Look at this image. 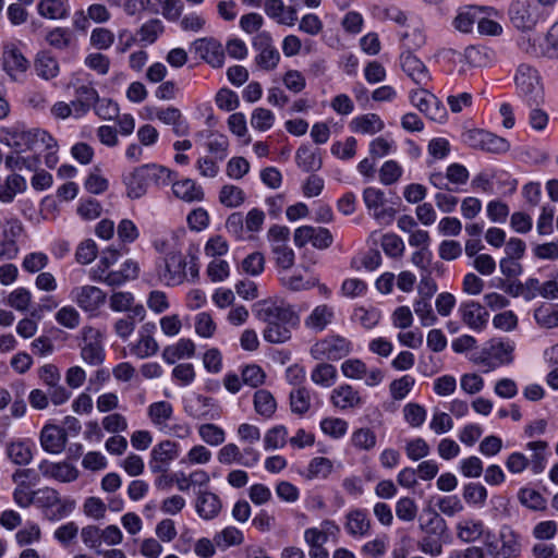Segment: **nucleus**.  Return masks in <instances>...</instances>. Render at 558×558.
I'll list each match as a JSON object with an SVG mask.
<instances>
[{
  "mask_svg": "<svg viewBox=\"0 0 558 558\" xmlns=\"http://www.w3.org/2000/svg\"><path fill=\"white\" fill-rule=\"evenodd\" d=\"M385 128L384 121L376 113L357 116L350 122V129L354 133L376 134Z\"/></svg>",
  "mask_w": 558,
  "mask_h": 558,
  "instance_id": "7c9ffc66",
  "label": "nucleus"
},
{
  "mask_svg": "<svg viewBox=\"0 0 558 558\" xmlns=\"http://www.w3.org/2000/svg\"><path fill=\"white\" fill-rule=\"evenodd\" d=\"M123 182L126 187V195L132 199L141 198L147 193L149 181L143 166L135 168L125 175Z\"/></svg>",
  "mask_w": 558,
  "mask_h": 558,
  "instance_id": "b1692460",
  "label": "nucleus"
},
{
  "mask_svg": "<svg viewBox=\"0 0 558 558\" xmlns=\"http://www.w3.org/2000/svg\"><path fill=\"white\" fill-rule=\"evenodd\" d=\"M31 141V132L22 130L20 126H8L0 129V143L15 148L21 149L27 146Z\"/></svg>",
  "mask_w": 558,
  "mask_h": 558,
  "instance_id": "72a5a7b5",
  "label": "nucleus"
},
{
  "mask_svg": "<svg viewBox=\"0 0 558 558\" xmlns=\"http://www.w3.org/2000/svg\"><path fill=\"white\" fill-rule=\"evenodd\" d=\"M417 511L418 508L415 500L410 497H402L396 504V515L401 521H413L417 515Z\"/></svg>",
  "mask_w": 558,
  "mask_h": 558,
  "instance_id": "6e6d98bb",
  "label": "nucleus"
},
{
  "mask_svg": "<svg viewBox=\"0 0 558 558\" xmlns=\"http://www.w3.org/2000/svg\"><path fill=\"white\" fill-rule=\"evenodd\" d=\"M333 318V307L327 304H320L314 307L311 314L304 319V325L311 330L320 332L332 323Z\"/></svg>",
  "mask_w": 558,
  "mask_h": 558,
  "instance_id": "bb28decb",
  "label": "nucleus"
},
{
  "mask_svg": "<svg viewBox=\"0 0 558 558\" xmlns=\"http://www.w3.org/2000/svg\"><path fill=\"white\" fill-rule=\"evenodd\" d=\"M71 300L84 312L95 313L106 302V293L95 286H81L71 291Z\"/></svg>",
  "mask_w": 558,
  "mask_h": 558,
  "instance_id": "f8f14e48",
  "label": "nucleus"
},
{
  "mask_svg": "<svg viewBox=\"0 0 558 558\" xmlns=\"http://www.w3.org/2000/svg\"><path fill=\"white\" fill-rule=\"evenodd\" d=\"M320 428L333 438L342 437L348 430V423L339 417H327L320 422Z\"/></svg>",
  "mask_w": 558,
  "mask_h": 558,
  "instance_id": "0e129e2a",
  "label": "nucleus"
},
{
  "mask_svg": "<svg viewBox=\"0 0 558 558\" xmlns=\"http://www.w3.org/2000/svg\"><path fill=\"white\" fill-rule=\"evenodd\" d=\"M344 527L354 537H363L371 530V521L364 510L354 509L348 512Z\"/></svg>",
  "mask_w": 558,
  "mask_h": 558,
  "instance_id": "c85d7f7f",
  "label": "nucleus"
},
{
  "mask_svg": "<svg viewBox=\"0 0 558 558\" xmlns=\"http://www.w3.org/2000/svg\"><path fill=\"white\" fill-rule=\"evenodd\" d=\"M163 33L162 22L158 19H151L144 23L137 34L140 36V40L147 45L154 44L160 34Z\"/></svg>",
  "mask_w": 558,
  "mask_h": 558,
  "instance_id": "864d4df0",
  "label": "nucleus"
},
{
  "mask_svg": "<svg viewBox=\"0 0 558 558\" xmlns=\"http://www.w3.org/2000/svg\"><path fill=\"white\" fill-rule=\"evenodd\" d=\"M185 413L195 420H217L220 409L213 398L194 395L185 400Z\"/></svg>",
  "mask_w": 558,
  "mask_h": 558,
  "instance_id": "ddd939ff",
  "label": "nucleus"
},
{
  "mask_svg": "<svg viewBox=\"0 0 558 558\" xmlns=\"http://www.w3.org/2000/svg\"><path fill=\"white\" fill-rule=\"evenodd\" d=\"M89 41L96 49L106 50L114 43V34L108 28L97 27L92 31Z\"/></svg>",
  "mask_w": 558,
  "mask_h": 558,
  "instance_id": "13d9d810",
  "label": "nucleus"
},
{
  "mask_svg": "<svg viewBox=\"0 0 558 558\" xmlns=\"http://www.w3.org/2000/svg\"><path fill=\"white\" fill-rule=\"evenodd\" d=\"M154 324H146L142 327L138 340L130 345L131 353L138 359H146L155 355L159 350V344L153 337Z\"/></svg>",
  "mask_w": 558,
  "mask_h": 558,
  "instance_id": "6ab92c4d",
  "label": "nucleus"
},
{
  "mask_svg": "<svg viewBox=\"0 0 558 558\" xmlns=\"http://www.w3.org/2000/svg\"><path fill=\"white\" fill-rule=\"evenodd\" d=\"M265 13L279 24L292 26L295 24L296 11L293 7H284L282 0H266Z\"/></svg>",
  "mask_w": 558,
  "mask_h": 558,
  "instance_id": "393cba45",
  "label": "nucleus"
},
{
  "mask_svg": "<svg viewBox=\"0 0 558 558\" xmlns=\"http://www.w3.org/2000/svg\"><path fill=\"white\" fill-rule=\"evenodd\" d=\"M195 507L201 518L211 520L219 514L221 501L216 494L208 490H199L197 493Z\"/></svg>",
  "mask_w": 558,
  "mask_h": 558,
  "instance_id": "cd10ccee",
  "label": "nucleus"
},
{
  "mask_svg": "<svg viewBox=\"0 0 558 558\" xmlns=\"http://www.w3.org/2000/svg\"><path fill=\"white\" fill-rule=\"evenodd\" d=\"M465 142L475 149L493 154H502L509 150V143L490 132L484 130H471L465 133Z\"/></svg>",
  "mask_w": 558,
  "mask_h": 558,
  "instance_id": "9b49d317",
  "label": "nucleus"
},
{
  "mask_svg": "<svg viewBox=\"0 0 558 558\" xmlns=\"http://www.w3.org/2000/svg\"><path fill=\"white\" fill-rule=\"evenodd\" d=\"M7 454L17 465H26L33 459L32 444L28 440H16L8 444Z\"/></svg>",
  "mask_w": 558,
  "mask_h": 558,
  "instance_id": "f704fd0d",
  "label": "nucleus"
},
{
  "mask_svg": "<svg viewBox=\"0 0 558 558\" xmlns=\"http://www.w3.org/2000/svg\"><path fill=\"white\" fill-rule=\"evenodd\" d=\"M267 239L270 243L271 253L279 274L291 269L295 263V254L288 245L290 239L289 228L274 225L267 232Z\"/></svg>",
  "mask_w": 558,
  "mask_h": 558,
  "instance_id": "20e7f679",
  "label": "nucleus"
},
{
  "mask_svg": "<svg viewBox=\"0 0 558 558\" xmlns=\"http://www.w3.org/2000/svg\"><path fill=\"white\" fill-rule=\"evenodd\" d=\"M38 469L45 477L62 483H70L78 477V470L66 462L53 463L44 460L39 463Z\"/></svg>",
  "mask_w": 558,
  "mask_h": 558,
  "instance_id": "aec40b11",
  "label": "nucleus"
},
{
  "mask_svg": "<svg viewBox=\"0 0 558 558\" xmlns=\"http://www.w3.org/2000/svg\"><path fill=\"white\" fill-rule=\"evenodd\" d=\"M295 161L304 172L318 171L323 166L320 150L310 146H301L295 154Z\"/></svg>",
  "mask_w": 558,
  "mask_h": 558,
  "instance_id": "c756f323",
  "label": "nucleus"
},
{
  "mask_svg": "<svg viewBox=\"0 0 558 558\" xmlns=\"http://www.w3.org/2000/svg\"><path fill=\"white\" fill-rule=\"evenodd\" d=\"M401 41L405 50L412 51L421 48L425 44L426 38L421 28L412 27L401 35Z\"/></svg>",
  "mask_w": 558,
  "mask_h": 558,
  "instance_id": "774afa93",
  "label": "nucleus"
},
{
  "mask_svg": "<svg viewBox=\"0 0 558 558\" xmlns=\"http://www.w3.org/2000/svg\"><path fill=\"white\" fill-rule=\"evenodd\" d=\"M158 281L167 287H177L187 280L198 278V267L195 263L190 264L181 250L169 252L167 257H160L155 268Z\"/></svg>",
  "mask_w": 558,
  "mask_h": 558,
  "instance_id": "7ed1b4c3",
  "label": "nucleus"
},
{
  "mask_svg": "<svg viewBox=\"0 0 558 558\" xmlns=\"http://www.w3.org/2000/svg\"><path fill=\"white\" fill-rule=\"evenodd\" d=\"M459 313L462 322L474 331H482L487 326L489 314L475 301L461 303Z\"/></svg>",
  "mask_w": 558,
  "mask_h": 558,
  "instance_id": "a211bd4d",
  "label": "nucleus"
},
{
  "mask_svg": "<svg viewBox=\"0 0 558 558\" xmlns=\"http://www.w3.org/2000/svg\"><path fill=\"white\" fill-rule=\"evenodd\" d=\"M198 435L209 446H219L226 439L225 430L211 423L202 424L198 427Z\"/></svg>",
  "mask_w": 558,
  "mask_h": 558,
  "instance_id": "3c124183",
  "label": "nucleus"
},
{
  "mask_svg": "<svg viewBox=\"0 0 558 558\" xmlns=\"http://www.w3.org/2000/svg\"><path fill=\"white\" fill-rule=\"evenodd\" d=\"M399 59L402 71L415 84L426 85L430 81L428 69L412 51L404 50Z\"/></svg>",
  "mask_w": 558,
  "mask_h": 558,
  "instance_id": "f3484780",
  "label": "nucleus"
},
{
  "mask_svg": "<svg viewBox=\"0 0 558 558\" xmlns=\"http://www.w3.org/2000/svg\"><path fill=\"white\" fill-rule=\"evenodd\" d=\"M219 201L227 207H239L245 201V193L235 185H225L220 190Z\"/></svg>",
  "mask_w": 558,
  "mask_h": 558,
  "instance_id": "603ef678",
  "label": "nucleus"
},
{
  "mask_svg": "<svg viewBox=\"0 0 558 558\" xmlns=\"http://www.w3.org/2000/svg\"><path fill=\"white\" fill-rule=\"evenodd\" d=\"M314 384L322 387H331L337 380V369L328 363H319L311 374Z\"/></svg>",
  "mask_w": 558,
  "mask_h": 558,
  "instance_id": "49530a36",
  "label": "nucleus"
},
{
  "mask_svg": "<svg viewBox=\"0 0 558 558\" xmlns=\"http://www.w3.org/2000/svg\"><path fill=\"white\" fill-rule=\"evenodd\" d=\"M514 343L509 340H492L475 357V363L495 369L513 361Z\"/></svg>",
  "mask_w": 558,
  "mask_h": 558,
  "instance_id": "39448f33",
  "label": "nucleus"
},
{
  "mask_svg": "<svg viewBox=\"0 0 558 558\" xmlns=\"http://www.w3.org/2000/svg\"><path fill=\"white\" fill-rule=\"evenodd\" d=\"M517 88L530 105H538L544 92L537 70L529 64H520L514 77Z\"/></svg>",
  "mask_w": 558,
  "mask_h": 558,
  "instance_id": "423d86ee",
  "label": "nucleus"
},
{
  "mask_svg": "<svg viewBox=\"0 0 558 558\" xmlns=\"http://www.w3.org/2000/svg\"><path fill=\"white\" fill-rule=\"evenodd\" d=\"M28 61L22 52L14 46L7 47L4 50V69L8 74L17 80V75L28 69Z\"/></svg>",
  "mask_w": 558,
  "mask_h": 558,
  "instance_id": "2f4dec72",
  "label": "nucleus"
},
{
  "mask_svg": "<svg viewBox=\"0 0 558 558\" xmlns=\"http://www.w3.org/2000/svg\"><path fill=\"white\" fill-rule=\"evenodd\" d=\"M194 353V342L183 338L177 343L166 347L162 351V359L168 364H174L178 360L192 357Z\"/></svg>",
  "mask_w": 558,
  "mask_h": 558,
  "instance_id": "473e14b6",
  "label": "nucleus"
},
{
  "mask_svg": "<svg viewBox=\"0 0 558 558\" xmlns=\"http://www.w3.org/2000/svg\"><path fill=\"white\" fill-rule=\"evenodd\" d=\"M512 24L522 31H531L539 20V10L531 0H513L509 8Z\"/></svg>",
  "mask_w": 558,
  "mask_h": 558,
  "instance_id": "9d476101",
  "label": "nucleus"
},
{
  "mask_svg": "<svg viewBox=\"0 0 558 558\" xmlns=\"http://www.w3.org/2000/svg\"><path fill=\"white\" fill-rule=\"evenodd\" d=\"M47 44L58 50H66L73 41V34L66 27H53L45 37Z\"/></svg>",
  "mask_w": 558,
  "mask_h": 558,
  "instance_id": "37998d69",
  "label": "nucleus"
},
{
  "mask_svg": "<svg viewBox=\"0 0 558 558\" xmlns=\"http://www.w3.org/2000/svg\"><path fill=\"white\" fill-rule=\"evenodd\" d=\"M547 447L548 444L544 440L531 441L526 444V448L533 452L531 459H529V465H531L532 471L535 474L543 472L545 469V451Z\"/></svg>",
  "mask_w": 558,
  "mask_h": 558,
  "instance_id": "a18cd8bd",
  "label": "nucleus"
},
{
  "mask_svg": "<svg viewBox=\"0 0 558 558\" xmlns=\"http://www.w3.org/2000/svg\"><path fill=\"white\" fill-rule=\"evenodd\" d=\"M288 430L284 426L278 425L269 429L264 437L265 449L282 448L287 442Z\"/></svg>",
  "mask_w": 558,
  "mask_h": 558,
  "instance_id": "052dcab7",
  "label": "nucleus"
},
{
  "mask_svg": "<svg viewBox=\"0 0 558 558\" xmlns=\"http://www.w3.org/2000/svg\"><path fill=\"white\" fill-rule=\"evenodd\" d=\"M149 183L165 187L172 183V171L165 166L148 163L143 166Z\"/></svg>",
  "mask_w": 558,
  "mask_h": 558,
  "instance_id": "79ce46f5",
  "label": "nucleus"
},
{
  "mask_svg": "<svg viewBox=\"0 0 558 558\" xmlns=\"http://www.w3.org/2000/svg\"><path fill=\"white\" fill-rule=\"evenodd\" d=\"M37 11L40 16L49 20H63L69 15V8L62 0H40Z\"/></svg>",
  "mask_w": 558,
  "mask_h": 558,
  "instance_id": "c9c22d12",
  "label": "nucleus"
},
{
  "mask_svg": "<svg viewBox=\"0 0 558 558\" xmlns=\"http://www.w3.org/2000/svg\"><path fill=\"white\" fill-rule=\"evenodd\" d=\"M291 411L303 415L311 409V392L305 387H294L290 392Z\"/></svg>",
  "mask_w": 558,
  "mask_h": 558,
  "instance_id": "c03bdc74",
  "label": "nucleus"
},
{
  "mask_svg": "<svg viewBox=\"0 0 558 558\" xmlns=\"http://www.w3.org/2000/svg\"><path fill=\"white\" fill-rule=\"evenodd\" d=\"M254 409L257 414L269 418L276 412L277 402L268 390L259 389L254 395Z\"/></svg>",
  "mask_w": 558,
  "mask_h": 558,
  "instance_id": "58836bf2",
  "label": "nucleus"
},
{
  "mask_svg": "<svg viewBox=\"0 0 558 558\" xmlns=\"http://www.w3.org/2000/svg\"><path fill=\"white\" fill-rule=\"evenodd\" d=\"M536 323L544 328L558 327V305H544L534 311Z\"/></svg>",
  "mask_w": 558,
  "mask_h": 558,
  "instance_id": "8fccbe9b",
  "label": "nucleus"
},
{
  "mask_svg": "<svg viewBox=\"0 0 558 558\" xmlns=\"http://www.w3.org/2000/svg\"><path fill=\"white\" fill-rule=\"evenodd\" d=\"M366 364L359 359H349L341 364V372L344 377L354 380L364 378Z\"/></svg>",
  "mask_w": 558,
  "mask_h": 558,
  "instance_id": "338daca9",
  "label": "nucleus"
},
{
  "mask_svg": "<svg viewBox=\"0 0 558 558\" xmlns=\"http://www.w3.org/2000/svg\"><path fill=\"white\" fill-rule=\"evenodd\" d=\"M352 444L361 450H371L376 446V435L369 428H359L352 434Z\"/></svg>",
  "mask_w": 558,
  "mask_h": 558,
  "instance_id": "69168bd1",
  "label": "nucleus"
},
{
  "mask_svg": "<svg viewBox=\"0 0 558 558\" xmlns=\"http://www.w3.org/2000/svg\"><path fill=\"white\" fill-rule=\"evenodd\" d=\"M279 279L286 289L293 292L308 290L315 286L314 281L305 279L301 274L288 275L286 272H281Z\"/></svg>",
  "mask_w": 558,
  "mask_h": 558,
  "instance_id": "5fc2aeb1",
  "label": "nucleus"
},
{
  "mask_svg": "<svg viewBox=\"0 0 558 558\" xmlns=\"http://www.w3.org/2000/svg\"><path fill=\"white\" fill-rule=\"evenodd\" d=\"M120 256V252L116 248L108 247L104 250L98 264L90 269V279L110 287H119L126 281L136 279L140 274V266L133 259L125 260L120 270H110V267L118 262Z\"/></svg>",
  "mask_w": 558,
  "mask_h": 558,
  "instance_id": "f03ea898",
  "label": "nucleus"
},
{
  "mask_svg": "<svg viewBox=\"0 0 558 558\" xmlns=\"http://www.w3.org/2000/svg\"><path fill=\"white\" fill-rule=\"evenodd\" d=\"M244 541V535L242 531L234 526H227L222 531L218 532L214 536V542L216 546L225 550L231 546L241 545Z\"/></svg>",
  "mask_w": 558,
  "mask_h": 558,
  "instance_id": "ea45409f",
  "label": "nucleus"
},
{
  "mask_svg": "<svg viewBox=\"0 0 558 558\" xmlns=\"http://www.w3.org/2000/svg\"><path fill=\"white\" fill-rule=\"evenodd\" d=\"M332 462L324 457H316L311 460L305 477L307 480L313 478H326L332 472Z\"/></svg>",
  "mask_w": 558,
  "mask_h": 558,
  "instance_id": "de8ad7c7",
  "label": "nucleus"
},
{
  "mask_svg": "<svg viewBox=\"0 0 558 558\" xmlns=\"http://www.w3.org/2000/svg\"><path fill=\"white\" fill-rule=\"evenodd\" d=\"M483 532L484 525L481 521L466 519L459 522L457 525L458 537L465 543H471L478 539Z\"/></svg>",
  "mask_w": 558,
  "mask_h": 558,
  "instance_id": "a19ab883",
  "label": "nucleus"
},
{
  "mask_svg": "<svg viewBox=\"0 0 558 558\" xmlns=\"http://www.w3.org/2000/svg\"><path fill=\"white\" fill-rule=\"evenodd\" d=\"M430 299L420 298L414 302V312L420 317L421 324L425 327L433 326L437 317L433 312Z\"/></svg>",
  "mask_w": 558,
  "mask_h": 558,
  "instance_id": "4d7b16f0",
  "label": "nucleus"
},
{
  "mask_svg": "<svg viewBox=\"0 0 558 558\" xmlns=\"http://www.w3.org/2000/svg\"><path fill=\"white\" fill-rule=\"evenodd\" d=\"M173 195L185 203L202 202L204 199V191L194 180L185 178L172 181Z\"/></svg>",
  "mask_w": 558,
  "mask_h": 558,
  "instance_id": "5701e85b",
  "label": "nucleus"
},
{
  "mask_svg": "<svg viewBox=\"0 0 558 558\" xmlns=\"http://www.w3.org/2000/svg\"><path fill=\"white\" fill-rule=\"evenodd\" d=\"M41 539V530L37 523L27 522L25 526L15 534V541L20 547H25Z\"/></svg>",
  "mask_w": 558,
  "mask_h": 558,
  "instance_id": "09e8293b",
  "label": "nucleus"
},
{
  "mask_svg": "<svg viewBox=\"0 0 558 558\" xmlns=\"http://www.w3.org/2000/svg\"><path fill=\"white\" fill-rule=\"evenodd\" d=\"M66 441V432L60 426L47 424L40 430L39 442L43 450L48 453H61L65 448Z\"/></svg>",
  "mask_w": 558,
  "mask_h": 558,
  "instance_id": "dca6fc26",
  "label": "nucleus"
},
{
  "mask_svg": "<svg viewBox=\"0 0 558 558\" xmlns=\"http://www.w3.org/2000/svg\"><path fill=\"white\" fill-rule=\"evenodd\" d=\"M330 402L340 410H349L361 407L363 400L360 392L351 385L342 384L331 391Z\"/></svg>",
  "mask_w": 558,
  "mask_h": 558,
  "instance_id": "412c9836",
  "label": "nucleus"
},
{
  "mask_svg": "<svg viewBox=\"0 0 558 558\" xmlns=\"http://www.w3.org/2000/svg\"><path fill=\"white\" fill-rule=\"evenodd\" d=\"M482 10V8L475 5H469L460 9L453 20L454 27L462 33L471 32L474 24L477 22L478 14Z\"/></svg>",
  "mask_w": 558,
  "mask_h": 558,
  "instance_id": "4c0bfd02",
  "label": "nucleus"
},
{
  "mask_svg": "<svg viewBox=\"0 0 558 558\" xmlns=\"http://www.w3.org/2000/svg\"><path fill=\"white\" fill-rule=\"evenodd\" d=\"M254 314L257 319L266 324L263 331L264 339L269 343H283L291 338L292 329L300 322L293 307L279 300H263L254 305Z\"/></svg>",
  "mask_w": 558,
  "mask_h": 558,
  "instance_id": "f257e3e1",
  "label": "nucleus"
},
{
  "mask_svg": "<svg viewBox=\"0 0 558 558\" xmlns=\"http://www.w3.org/2000/svg\"><path fill=\"white\" fill-rule=\"evenodd\" d=\"M195 51L214 68L223 65L225 56L220 44L214 39L201 38L194 41Z\"/></svg>",
  "mask_w": 558,
  "mask_h": 558,
  "instance_id": "4be33fe9",
  "label": "nucleus"
},
{
  "mask_svg": "<svg viewBox=\"0 0 558 558\" xmlns=\"http://www.w3.org/2000/svg\"><path fill=\"white\" fill-rule=\"evenodd\" d=\"M180 447L169 439L157 444L150 452L149 468L153 473H166L171 461L179 457Z\"/></svg>",
  "mask_w": 558,
  "mask_h": 558,
  "instance_id": "4468645a",
  "label": "nucleus"
},
{
  "mask_svg": "<svg viewBox=\"0 0 558 558\" xmlns=\"http://www.w3.org/2000/svg\"><path fill=\"white\" fill-rule=\"evenodd\" d=\"M363 201L369 215L380 225H389L392 222L396 210L386 206L385 193L375 187H367L363 192Z\"/></svg>",
  "mask_w": 558,
  "mask_h": 558,
  "instance_id": "1a4fd4ad",
  "label": "nucleus"
},
{
  "mask_svg": "<svg viewBox=\"0 0 558 558\" xmlns=\"http://www.w3.org/2000/svg\"><path fill=\"white\" fill-rule=\"evenodd\" d=\"M82 336L85 342L81 351L82 359L90 365L101 364L105 360V351L99 340V331L87 326L82 329Z\"/></svg>",
  "mask_w": 558,
  "mask_h": 558,
  "instance_id": "2eb2a0df",
  "label": "nucleus"
},
{
  "mask_svg": "<svg viewBox=\"0 0 558 558\" xmlns=\"http://www.w3.org/2000/svg\"><path fill=\"white\" fill-rule=\"evenodd\" d=\"M56 320L65 328L74 329L80 325L81 315L75 307L66 305L57 312Z\"/></svg>",
  "mask_w": 558,
  "mask_h": 558,
  "instance_id": "680f3d73",
  "label": "nucleus"
},
{
  "mask_svg": "<svg viewBox=\"0 0 558 558\" xmlns=\"http://www.w3.org/2000/svg\"><path fill=\"white\" fill-rule=\"evenodd\" d=\"M256 51L255 64L267 72L274 71L281 59L280 52L274 45L272 37L268 32L258 33L252 41Z\"/></svg>",
  "mask_w": 558,
  "mask_h": 558,
  "instance_id": "6e6552de",
  "label": "nucleus"
},
{
  "mask_svg": "<svg viewBox=\"0 0 558 558\" xmlns=\"http://www.w3.org/2000/svg\"><path fill=\"white\" fill-rule=\"evenodd\" d=\"M351 350L350 340L339 335H332L317 341L311 348V355L315 360L338 361L347 356Z\"/></svg>",
  "mask_w": 558,
  "mask_h": 558,
  "instance_id": "0eeeda50",
  "label": "nucleus"
},
{
  "mask_svg": "<svg viewBox=\"0 0 558 558\" xmlns=\"http://www.w3.org/2000/svg\"><path fill=\"white\" fill-rule=\"evenodd\" d=\"M463 498L468 504L483 506L487 499V489L477 483H469L463 488Z\"/></svg>",
  "mask_w": 558,
  "mask_h": 558,
  "instance_id": "e2e57ef3",
  "label": "nucleus"
},
{
  "mask_svg": "<svg viewBox=\"0 0 558 558\" xmlns=\"http://www.w3.org/2000/svg\"><path fill=\"white\" fill-rule=\"evenodd\" d=\"M35 71L44 80H51L59 74V63L48 52H39L35 60Z\"/></svg>",
  "mask_w": 558,
  "mask_h": 558,
  "instance_id": "e433bc0d",
  "label": "nucleus"
},
{
  "mask_svg": "<svg viewBox=\"0 0 558 558\" xmlns=\"http://www.w3.org/2000/svg\"><path fill=\"white\" fill-rule=\"evenodd\" d=\"M95 113L102 120L110 121L119 117V106L109 98H98L94 105Z\"/></svg>",
  "mask_w": 558,
  "mask_h": 558,
  "instance_id": "bf43d9fd",
  "label": "nucleus"
},
{
  "mask_svg": "<svg viewBox=\"0 0 558 558\" xmlns=\"http://www.w3.org/2000/svg\"><path fill=\"white\" fill-rule=\"evenodd\" d=\"M173 413V405L168 401L153 402L147 408V416L158 430H166L168 423L172 421Z\"/></svg>",
  "mask_w": 558,
  "mask_h": 558,
  "instance_id": "a878e982",
  "label": "nucleus"
}]
</instances>
